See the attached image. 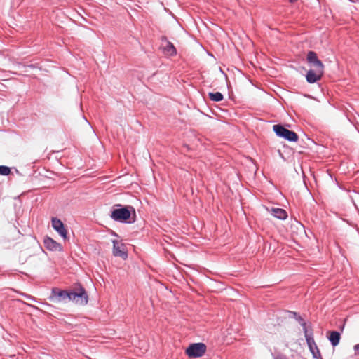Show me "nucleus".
I'll return each instance as SVG.
<instances>
[{
    "instance_id": "obj_6",
    "label": "nucleus",
    "mask_w": 359,
    "mask_h": 359,
    "mask_svg": "<svg viewBox=\"0 0 359 359\" xmlns=\"http://www.w3.org/2000/svg\"><path fill=\"white\" fill-rule=\"evenodd\" d=\"M111 217L116 221L125 222L130 217V212L127 208L114 209Z\"/></svg>"
},
{
    "instance_id": "obj_17",
    "label": "nucleus",
    "mask_w": 359,
    "mask_h": 359,
    "mask_svg": "<svg viewBox=\"0 0 359 359\" xmlns=\"http://www.w3.org/2000/svg\"><path fill=\"white\" fill-rule=\"evenodd\" d=\"M354 348L355 351H358V353H359V344L355 345Z\"/></svg>"
},
{
    "instance_id": "obj_8",
    "label": "nucleus",
    "mask_w": 359,
    "mask_h": 359,
    "mask_svg": "<svg viewBox=\"0 0 359 359\" xmlns=\"http://www.w3.org/2000/svg\"><path fill=\"white\" fill-rule=\"evenodd\" d=\"M113 255L126 259L128 257L126 245L118 241H113Z\"/></svg>"
},
{
    "instance_id": "obj_13",
    "label": "nucleus",
    "mask_w": 359,
    "mask_h": 359,
    "mask_svg": "<svg viewBox=\"0 0 359 359\" xmlns=\"http://www.w3.org/2000/svg\"><path fill=\"white\" fill-rule=\"evenodd\" d=\"M271 211L272 215L278 219H285L287 217L286 211L282 208H273Z\"/></svg>"
},
{
    "instance_id": "obj_11",
    "label": "nucleus",
    "mask_w": 359,
    "mask_h": 359,
    "mask_svg": "<svg viewBox=\"0 0 359 359\" xmlns=\"http://www.w3.org/2000/svg\"><path fill=\"white\" fill-rule=\"evenodd\" d=\"M324 71L319 69H310L306 74V81L310 83H313L319 81L323 75Z\"/></svg>"
},
{
    "instance_id": "obj_7",
    "label": "nucleus",
    "mask_w": 359,
    "mask_h": 359,
    "mask_svg": "<svg viewBox=\"0 0 359 359\" xmlns=\"http://www.w3.org/2000/svg\"><path fill=\"white\" fill-rule=\"evenodd\" d=\"M161 48L166 56H174L177 53V50L174 45L168 41L165 36L161 38Z\"/></svg>"
},
{
    "instance_id": "obj_10",
    "label": "nucleus",
    "mask_w": 359,
    "mask_h": 359,
    "mask_svg": "<svg viewBox=\"0 0 359 359\" xmlns=\"http://www.w3.org/2000/svg\"><path fill=\"white\" fill-rule=\"evenodd\" d=\"M52 226L53 229L64 238H67V232L62 221L57 218H52Z\"/></svg>"
},
{
    "instance_id": "obj_1",
    "label": "nucleus",
    "mask_w": 359,
    "mask_h": 359,
    "mask_svg": "<svg viewBox=\"0 0 359 359\" xmlns=\"http://www.w3.org/2000/svg\"><path fill=\"white\" fill-rule=\"evenodd\" d=\"M88 300V297L83 287H79L75 288L74 291H70L69 301H72L76 304L84 306L87 304Z\"/></svg>"
},
{
    "instance_id": "obj_14",
    "label": "nucleus",
    "mask_w": 359,
    "mask_h": 359,
    "mask_svg": "<svg viewBox=\"0 0 359 359\" xmlns=\"http://www.w3.org/2000/svg\"><path fill=\"white\" fill-rule=\"evenodd\" d=\"M340 338V334L338 332L333 331L330 333L329 340L330 341L333 346H336L337 345L339 344Z\"/></svg>"
},
{
    "instance_id": "obj_15",
    "label": "nucleus",
    "mask_w": 359,
    "mask_h": 359,
    "mask_svg": "<svg viewBox=\"0 0 359 359\" xmlns=\"http://www.w3.org/2000/svg\"><path fill=\"white\" fill-rule=\"evenodd\" d=\"M209 98L214 102H219L222 101L224 98L222 94L219 92L216 93H208Z\"/></svg>"
},
{
    "instance_id": "obj_5",
    "label": "nucleus",
    "mask_w": 359,
    "mask_h": 359,
    "mask_svg": "<svg viewBox=\"0 0 359 359\" xmlns=\"http://www.w3.org/2000/svg\"><path fill=\"white\" fill-rule=\"evenodd\" d=\"M206 351V346L204 344L198 343L189 346L187 350L186 353L191 358H197L202 356Z\"/></svg>"
},
{
    "instance_id": "obj_16",
    "label": "nucleus",
    "mask_w": 359,
    "mask_h": 359,
    "mask_svg": "<svg viewBox=\"0 0 359 359\" xmlns=\"http://www.w3.org/2000/svg\"><path fill=\"white\" fill-rule=\"evenodd\" d=\"M11 172L10 168L4 165L0 166V175H8Z\"/></svg>"
},
{
    "instance_id": "obj_4",
    "label": "nucleus",
    "mask_w": 359,
    "mask_h": 359,
    "mask_svg": "<svg viewBox=\"0 0 359 359\" xmlns=\"http://www.w3.org/2000/svg\"><path fill=\"white\" fill-rule=\"evenodd\" d=\"M302 325L303 326L304 336H305L307 344L309 347L310 351L311 352V353L313 354V355L315 358H320V351H319L316 344L315 343L313 338L308 334V330H307V328L306 326V323L303 322L302 323Z\"/></svg>"
},
{
    "instance_id": "obj_9",
    "label": "nucleus",
    "mask_w": 359,
    "mask_h": 359,
    "mask_svg": "<svg viewBox=\"0 0 359 359\" xmlns=\"http://www.w3.org/2000/svg\"><path fill=\"white\" fill-rule=\"evenodd\" d=\"M307 61L315 69L324 71V65L323 62L318 60L317 54L315 52L309 51L308 53Z\"/></svg>"
},
{
    "instance_id": "obj_12",
    "label": "nucleus",
    "mask_w": 359,
    "mask_h": 359,
    "mask_svg": "<svg viewBox=\"0 0 359 359\" xmlns=\"http://www.w3.org/2000/svg\"><path fill=\"white\" fill-rule=\"evenodd\" d=\"M45 247L50 250H60L62 246L60 243L55 241L51 238L47 237L44 239Z\"/></svg>"
},
{
    "instance_id": "obj_2",
    "label": "nucleus",
    "mask_w": 359,
    "mask_h": 359,
    "mask_svg": "<svg viewBox=\"0 0 359 359\" xmlns=\"http://www.w3.org/2000/svg\"><path fill=\"white\" fill-rule=\"evenodd\" d=\"M273 131L276 134L280 137H283L290 142H297L299 137L296 133L285 128L280 124H276L273 126Z\"/></svg>"
},
{
    "instance_id": "obj_3",
    "label": "nucleus",
    "mask_w": 359,
    "mask_h": 359,
    "mask_svg": "<svg viewBox=\"0 0 359 359\" xmlns=\"http://www.w3.org/2000/svg\"><path fill=\"white\" fill-rule=\"evenodd\" d=\"M70 291L61 290L57 288H53L52 290L50 299L53 303H61L69 301Z\"/></svg>"
},
{
    "instance_id": "obj_18",
    "label": "nucleus",
    "mask_w": 359,
    "mask_h": 359,
    "mask_svg": "<svg viewBox=\"0 0 359 359\" xmlns=\"http://www.w3.org/2000/svg\"><path fill=\"white\" fill-rule=\"evenodd\" d=\"M30 67H34V65H32L29 66Z\"/></svg>"
}]
</instances>
